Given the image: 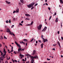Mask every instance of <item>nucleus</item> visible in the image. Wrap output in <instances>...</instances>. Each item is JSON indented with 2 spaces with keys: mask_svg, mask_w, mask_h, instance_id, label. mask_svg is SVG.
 <instances>
[{
  "mask_svg": "<svg viewBox=\"0 0 63 63\" xmlns=\"http://www.w3.org/2000/svg\"><path fill=\"white\" fill-rule=\"evenodd\" d=\"M37 58L38 59V57L36 56L33 57V56H31V59L32 60V61L34 62V58Z\"/></svg>",
  "mask_w": 63,
  "mask_h": 63,
  "instance_id": "obj_1",
  "label": "nucleus"
},
{
  "mask_svg": "<svg viewBox=\"0 0 63 63\" xmlns=\"http://www.w3.org/2000/svg\"><path fill=\"white\" fill-rule=\"evenodd\" d=\"M35 4V2H33L32 4H29L27 5V7L28 8H31L32 6H34V4Z\"/></svg>",
  "mask_w": 63,
  "mask_h": 63,
  "instance_id": "obj_2",
  "label": "nucleus"
},
{
  "mask_svg": "<svg viewBox=\"0 0 63 63\" xmlns=\"http://www.w3.org/2000/svg\"><path fill=\"white\" fill-rule=\"evenodd\" d=\"M42 24H40L39 26H38L37 28L39 30H40L42 28Z\"/></svg>",
  "mask_w": 63,
  "mask_h": 63,
  "instance_id": "obj_3",
  "label": "nucleus"
},
{
  "mask_svg": "<svg viewBox=\"0 0 63 63\" xmlns=\"http://www.w3.org/2000/svg\"><path fill=\"white\" fill-rule=\"evenodd\" d=\"M41 38L43 40V42L44 43H45L46 42H48L47 39H44V38L41 37Z\"/></svg>",
  "mask_w": 63,
  "mask_h": 63,
  "instance_id": "obj_4",
  "label": "nucleus"
},
{
  "mask_svg": "<svg viewBox=\"0 0 63 63\" xmlns=\"http://www.w3.org/2000/svg\"><path fill=\"white\" fill-rule=\"evenodd\" d=\"M47 29V27H45L44 29L42 30V31H43V32H44V31H45L46 30V29Z\"/></svg>",
  "mask_w": 63,
  "mask_h": 63,
  "instance_id": "obj_5",
  "label": "nucleus"
},
{
  "mask_svg": "<svg viewBox=\"0 0 63 63\" xmlns=\"http://www.w3.org/2000/svg\"><path fill=\"white\" fill-rule=\"evenodd\" d=\"M21 48H19L18 49V53H19V52H20V51H22V49H21Z\"/></svg>",
  "mask_w": 63,
  "mask_h": 63,
  "instance_id": "obj_6",
  "label": "nucleus"
},
{
  "mask_svg": "<svg viewBox=\"0 0 63 63\" xmlns=\"http://www.w3.org/2000/svg\"><path fill=\"white\" fill-rule=\"evenodd\" d=\"M6 3H7V4H10V3H11V2H8V1H5Z\"/></svg>",
  "mask_w": 63,
  "mask_h": 63,
  "instance_id": "obj_7",
  "label": "nucleus"
},
{
  "mask_svg": "<svg viewBox=\"0 0 63 63\" xmlns=\"http://www.w3.org/2000/svg\"><path fill=\"white\" fill-rule=\"evenodd\" d=\"M36 53V51L35 50H34L33 51V53L32 54V55H34L35 54V53Z\"/></svg>",
  "mask_w": 63,
  "mask_h": 63,
  "instance_id": "obj_8",
  "label": "nucleus"
},
{
  "mask_svg": "<svg viewBox=\"0 0 63 63\" xmlns=\"http://www.w3.org/2000/svg\"><path fill=\"white\" fill-rule=\"evenodd\" d=\"M7 32L8 33H9V32H10V29H7Z\"/></svg>",
  "mask_w": 63,
  "mask_h": 63,
  "instance_id": "obj_9",
  "label": "nucleus"
},
{
  "mask_svg": "<svg viewBox=\"0 0 63 63\" xmlns=\"http://www.w3.org/2000/svg\"><path fill=\"white\" fill-rule=\"evenodd\" d=\"M25 15L26 16H30V15L27 14H26Z\"/></svg>",
  "mask_w": 63,
  "mask_h": 63,
  "instance_id": "obj_10",
  "label": "nucleus"
},
{
  "mask_svg": "<svg viewBox=\"0 0 63 63\" xmlns=\"http://www.w3.org/2000/svg\"><path fill=\"white\" fill-rule=\"evenodd\" d=\"M16 13H18V12H19V9L18 8L17 9H16Z\"/></svg>",
  "mask_w": 63,
  "mask_h": 63,
  "instance_id": "obj_11",
  "label": "nucleus"
},
{
  "mask_svg": "<svg viewBox=\"0 0 63 63\" xmlns=\"http://www.w3.org/2000/svg\"><path fill=\"white\" fill-rule=\"evenodd\" d=\"M43 45H44V44L43 43H42L41 45V47L42 48H43Z\"/></svg>",
  "mask_w": 63,
  "mask_h": 63,
  "instance_id": "obj_12",
  "label": "nucleus"
},
{
  "mask_svg": "<svg viewBox=\"0 0 63 63\" xmlns=\"http://www.w3.org/2000/svg\"><path fill=\"white\" fill-rule=\"evenodd\" d=\"M33 21H32L31 22V24H28L27 25V26H28V25H32V24H33Z\"/></svg>",
  "mask_w": 63,
  "mask_h": 63,
  "instance_id": "obj_13",
  "label": "nucleus"
},
{
  "mask_svg": "<svg viewBox=\"0 0 63 63\" xmlns=\"http://www.w3.org/2000/svg\"><path fill=\"white\" fill-rule=\"evenodd\" d=\"M3 52L4 53V54H6V52L5 50V49H4V50L3 51Z\"/></svg>",
  "mask_w": 63,
  "mask_h": 63,
  "instance_id": "obj_14",
  "label": "nucleus"
},
{
  "mask_svg": "<svg viewBox=\"0 0 63 63\" xmlns=\"http://www.w3.org/2000/svg\"><path fill=\"white\" fill-rule=\"evenodd\" d=\"M58 18H56V19L55 20V21L56 22H58Z\"/></svg>",
  "mask_w": 63,
  "mask_h": 63,
  "instance_id": "obj_15",
  "label": "nucleus"
},
{
  "mask_svg": "<svg viewBox=\"0 0 63 63\" xmlns=\"http://www.w3.org/2000/svg\"><path fill=\"white\" fill-rule=\"evenodd\" d=\"M58 45H59V46L60 47V43H59V41L58 42H57Z\"/></svg>",
  "mask_w": 63,
  "mask_h": 63,
  "instance_id": "obj_16",
  "label": "nucleus"
},
{
  "mask_svg": "<svg viewBox=\"0 0 63 63\" xmlns=\"http://www.w3.org/2000/svg\"><path fill=\"white\" fill-rule=\"evenodd\" d=\"M20 56H21V57H23V55H21V53H20V54L19 55Z\"/></svg>",
  "mask_w": 63,
  "mask_h": 63,
  "instance_id": "obj_17",
  "label": "nucleus"
},
{
  "mask_svg": "<svg viewBox=\"0 0 63 63\" xmlns=\"http://www.w3.org/2000/svg\"><path fill=\"white\" fill-rule=\"evenodd\" d=\"M20 1L22 3H24V1H23V0H20Z\"/></svg>",
  "mask_w": 63,
  "mask_h": 63,
  "instance_id": "obj_18",
  "label": "nucleus"
},
{
  "mask_svg": "<svg viewBox=\"0 0 63 63\" xmlns=\"http://www.w3.org/2000/svg\"><path fill=\"white\" fill-rule=\"evenodd\" d=\"M23 41H25V42H26L27 41V40L26 39H23Z\"/></svg>",
  "mask_w": 63,
  "mask_h": 63,
  "instance_id": "obj_19",
  "label": "nucleus"
},
{
  "mask_svg": "<svg viewBox=\"0 0 63 63\" xmlns=\"http://www.w3.org/2000/svg\"><path fill=\"white\" fill-rule=\"evenodd\" d=\"M60 2L61 3H62V4L63 3V1L62 0H60Z\"/></svg>",
  "mask_w": 63,
  "mask_h": 63,
  "instance_id": "obj_20",
  "label": "nucleus"
},
{
  "mask_svg": "<svg viewBox=\"0 0 63 63\" xmlns=\"http://www.w3.org/2000/svg\"><path fill=\"white\" fill-rule=\"evenodd\" d=\"M15 43L16 44V45L17 46L19 44L17 42H16V41L15 42Z\"/></svg>",
  "mask_w": 63,
  "mask_h": 63,
  "instance_id": "obj_21",
  "label": "nucleus"
},
{
  "mask_svg": "<svg viewBox=\"0 0 63 63\" xmlns=\"http://www.w3.org/2000/svg\"><path fill=\"white\" fill-rule=\"evenodd\" d=\"M17 46H18L19 47H21V46H20V45L19 44L17 45Z\"/></svg>",
  "mask_w": 63,
  "mask_h": 63,
  "instance_id": "obj_22",
  "label": "nucleus"
},
{
  "mask_svg": "<svg viewBox=\"0 0 63 63\" xmlns=\"http://www.w3.org/2000/svg\"><path fill=\"white\" fill-rule=\"evenodd\" d=\"M22 44H23V45H25V43L23 42V41L22 42Z\"/></svg>",
  "mask_w": 63,
  "mask_h": 63,
  "instance_id": "obj_23",
  "label": "nucleus"
},
{
  "mask_svg": "<svg viewBox=\"0 0 63 63\" xmlns=\"http://www.w3.org/2000/svg\"><path fill=\"white\" fill-rule=\"evenodd\" d=\"M25 20H30V19L29 18H26Z\"/></svg>",
  "mask_w": 63,
  "mask_h": 63,
  "instance_id": "obj_24",
  "label": "nucleus"
},
{
  "mask_svg": "<svg viewBox=\"0 0 63 63\" xmlns=\"http://www.w3.org/2000/svg\"><path fill=\"white\" fill-rule=\"evenodd\" d=\"M34 8V7L32 6L31 8V10H33Z\"/></svg>",
  "mask_w": 63,
  "mask_h": 63,
  "instance_id": "obj_25",
  "label": "nucleus"
},
{
  "mask_svg": "<svg viewBox=\"0 0 63 63\" xmlns=\"http://www.w3.org/2000/svg\"><path fill=\"white\" fill-rule=\"evenodd\" d=\"M0 60H2V61H3V60L4 59L3 58H0Z\"/></svg>",
  "mask_w": 63,
  "mask_h": 63,
  "instance_id": "obj_26",
  "label": "nucleus"
},
{
  "mask_svg": "<svg viewBox=\"0 0 63 63\" xmlns=\"http://www.w3.org/2000/svg\"><path fill=\"white\" fill-rule=\"evenodd\" d=\"M56 13L55 12L54 14L53 15V16H56Z\"/></svg>",
  "mask_w": 63,
  "mask_h": 63,
  "instance_id": "obj_27",
  "label": "nucleus"
},
{
  "mask_svg": "<svg viewBox=\"0 0 63 63\" xmlns=\"http://www.w3.org/2000/svg\"><path fill=\"white\" fill-rule=\"evenodd\" d=\"M34 40V38H33L32 40H31L30 41V42H32L33 41V40Z\"/></svg>",
  "mask_w": 63,
  "mask_h": 63,
  "instance_id": "obj_28",
  "label": "nucleus"
},
{
  "mask_svg": "<svg viewBox=\"0 0 63 63\" xmlns=\"http://www.w3.org/2000/svg\"><path fill=\"white\" fill-rule=\"evenodd\" d=\"M56 44H53V46H54V47H55V46H56Z\"/></svg>",
  "mask_w": 63,
  "mask_h": 63,
  "instance_id": "obj_29",
  "label": "nucleus"
},
{
  "mask_svg": "<svg viewBox=\"0 0 63 63\" xmlns=\"http://www.w3.org/2000/svg\"><path fill=\"white\" fill-rule=\"evenodd\" d=\"M8 20H7L6 21V23H8Z\"/></svg>",
  "mask_w": 63,
  "mask_h": 63,
  "instance_id": "obj_30",
  "label": "nucleus"
},
{
  "mask_svg": "<svg viewBox=\"0 0 63 63\" xmlns=\"http://www.w3.org/2000/svg\"><path fill=\"white\" fill-rule=\"evenodd\" d=\"M37 5H38V3H36L35 5H34V7H35V6H37Z\"/></svg>",
  "mask_w": 63,
  "mask_h": 63,
  "instance_id": "obj_31",
  "label": "nucleus"
},
{
  "mask_svg": "<svg viewBox=\"0 0 63 63\" xmlns=\"http://www.w3.org/2000/svg\"><path fill=\"white\" fill-rule=\"evenodd\" d=\"M12 60L13 61V63H15V61L13 60V59H12Z\"/></svg>",
  "mask_w": 63,
  "mask_h": 63,
  "instance_id": "obj_32",
  "label": "nucleus"
},
{
  "mask_svg": "<svg viewBox=\"0 0 63 63\" xmlns=\"http://www.w3.org/2000/svg\"><path fill=\"white\" fill-rule=\"evenodd\" d=\"M10 33L9 34H11V35H12V32H11V31L9 32Z\"/></svg>",
  "mask_w": 63,
  "mask_h": 63,
  "instance_id": "obj_33",
  "label": "nucleus"
},
{
  "mask_svg": "<svg viewBox=\"0 0 63 63\" xmlns=\"http://www.w3.org/2000/svg\"><path fill=\"white\" fill-rule=\"evenodd\" d=\"M19 25H21V26H22V24H21V23H19Z\"/></svg>",
  "mask_w": 63,
  "mask_h": 63,
  "instance_id": "obj_34",
  "label": "nucleus"
},
{
  "mask_svg": "<svg viewBox=\"0 0 63 63\" xmlns=\"http://www.w3.org/2000/svg\"><path fill=\"white\" fill-rule=\"evenodd\" d=\"M15 13H16V11H14L13 12V14H15Z\"/></svg>",
  "mask_w": 63,
  "mask_h": 63,
  "instance_id": "obj_35",
  "label": "nucleus"
},
{
  "mask_svg": "<svg viewBox=\"0 0 63 63\" xmlns=\"http://www.w3.org/2000/svg\"><path fill=\"white\" fill-rule=\"evenodd\" d=\"M51 17H52L51 16H50V17L49 20H50V19H51Z\"/></svg>",
  "mask_w": 63,
  "mask_h": 63,
  "instance_id": "obj_36",
  "label": "nucleus"
},
{
  "mask_svg": "<svg viewBox=\"0 0 63 63\" xmlns=\"http://www.w3.org/2000/svg\"><path fill=\"white\" fill-rule=\"evenodd\" d=\"M39 41L40 43H42V42H41V40H39Z\"/></svg>",
  "mask_w": 63,
  "mask_h": 63,
  "instance_id": "obj_37",
  "label": "nucleus"
},
{
  "mask_svg": "<svg viewBox=\"0 0 63 63\" xmlns=\"http://www.w3.org/2000/svg\"><path fill=\"white\" fill-rule=\"evenodd\" d=\"M1 57L2 58H5V57L4 56H2Z\"/></svg>",
  "mask_w": 63,
  "mask_h": 63,
  "instance_id": "obj_38",
  "label": "nucleus"
},
{
  "mask_svg": "<svg viewBox=\"0 0 63 63\" xmlns=\"http://www.w3.org/2000/svg\"><path fill=\"white\" fill-rule=\"evenodd\" d=\"M6 54H3V56H5V55H6Z\"/></svg>",
  "mask_w": 63,
  "mask_h": 63,
  "instance_id": "obj_39",
  "label": "nucleus"
},
{
  "mask_svg": "<svg viewBox=\"0 0 63 63\" xmlns=\"http://www.w3.org/2000/svg\"><path fill=\"white\" fill-rule=\"evenodd\" d=\"M47 60H48L49 61V60H50V59H48V58H47Z\"/></svg>",
  "mask_w": 63,
  "mask_h": 63,
  "instance_id": "obj_40",
  "label": "nucleus"
},
{
  "mask_svg": "<svg viewBox=\"0 0 63 63\" xmlns=\"http://www.w3.org/2000/svg\"><path fill=\"white\" fill-rule=\"evenodd\" d=\"M14 53H15V54H16V52L15 51H14Z\"/></svg>",
  "mask_w": 63,
  "mask_h": 63,
  "instance_id": "obj_41",
  "label": "nucleus"
},
{
  "mask_svg": "<svg viewBox=\"0 0 63 63\" xmlns=\"http://www.w3.org/2000/svg\"><path fill=\"white\" fill-rule=\"evenodd\" d=\"M4 39H7V38L5 36H4Z\"/></svg>",
  "mask_w": 63,
  "mask_h": 63,
  "instance_id": "obj_42",
  "label": "nucleus"
},
{
  "mask_svg": "<svg viewBox=\"0 0 63 63\" xmlns=\"http://www.w3.org/2000/svg\"><path fill=\"white\" fill-rule=\"evenodd\" d=\"M9 23H11V19L9 20Z\"/></svg>",
  "mask_w": 63,
  "mask_h": 63,
  "instance_id": "obj_43",
  "label": "nucleus"
},
{
  "mask_svg": "<svg viewBox=\"0 0 63 63\" xmlns=\"http://www.w3.org/2000/svg\"><path fill=\"white\" fill-rule=\"evenodd\" d=\"M48 9L49 11H50V7H48Z\"/></svg>",
  "mask_w": 63,
  "mask_h": 63,
  "instance_id": "obj_44",
  "label": "nucleus"
},
{
  "mask_svg": "<svg viewBox=\"0 0 63 63\" xmlns=\"http://www.w3.org/2000/svg\"><path fill=\"white\" fill-rule=\"evenodd\" d=\"M12 35H13L14 36H15V34L13 33V32H12Z\"/></svg>",
  "mask_w": 63,
  "mask_h": 63,
  "instance_id": "obj_45",
  "label": "nucleus"
},
{
  "mask_svg": "<svg viewBox=\"0 0 63 63\" xmlns=\"http://www.w3.org/2000/svg\"><path fill=\"white\" fill-rule=\"evenodd\" d=\"M13 51H14V50H13V49H12L11 50V52H13Z\"/></svg>",
  "mask_w": 63,
  "mask_h": 63,
  "instance_id": "obj_46",
  "label": "nucleus"
},
{
  "mask_svg": "<svg viewBox=\"0 0 63 63\" xmlns=\"http://www.w3.org/2000/svg\"><path fill=\"white\" fill-rule=\"evenodd\" d=\"M61 38L62 40H63V37H62Z\"/></svg>",
  "mask_w": 63,
  "mask_h": 63,
  "instance_id": "obj_47",
  "label": "nucleus"
},
{
  "mask_svg": "<svg viewBox=\"0 0 63 63\" xmlns=\"http://www.w3.org/2000/svg\"><path fill=\"white\" fill-rule=\"evenodd\" d=\"M22 61H24H24H25V60H24V59H23L22 60Z\"/></svg>",
  "mask_w": 63,
  "mask_h": 63,
  "instance_id": "obj_48",
  "label": "nucleus"
},
{
  "mask_svg": "<svg viewBox=\"0 0 63 63\" xmlns=\"http://www.w3.org/2000/svg\"><path fill=\"white\" fill-rule=\"evenodd\" d=\"M23 21H22L21 22V23H23Z\"/></svg>",
  "mask_w": 63,
  "mask_h": 63,
  "instance_id": "obj_49",
  "label": "nucleus"
},
{
  "mask_svg": "<svg viewBox=\"0 0 63 63\" xmlns=\"http://www.w3.org/2000/svg\"><path fill=\"white\" fill-rule=\"evenodd\" d=\"M14 27V25H13L12 26V27H11V28H13V27Z\"/></svg>",
  "mask_w": 63,
  "mask_h": 63,
  "instance_id": "obj_50",
  "label": "nucleus"
},
{
  "mask_svg": "<svg viewBox=\"0 0 63 63\" xmlns=\"http://www.w3.org/2000/svg\"><path fill=\"white\" fill-rule=\"evenodd\" d=\"M11 59V58H10V57H9V58L7 59H8V60H9V59Z\"/></svg>",
  "mask_w": 63,
  "mask_h": 63,
  "instance_id": "obj_51",
  "label": "nucleus"
},
{
  "mask_svg": "<svg viewBox=\"0 0 63 63\" xmlns=\"http://www.w3.org/2000/svg\"><path fill=\"white\" fill-rule=\"evenodd\" d=\"M45 5H47V6L48 5V4H47V3H45Z\"/></svg>",
  "mask_w": 63,
  "mask_h": 63,
  "instance_id": "obj_52",
  "label": "nucleus"
},
{
  "mask_svg": "<svg viewBox=\"0 0 63 63\" xmlns=\"http://www.w3.org/2000/svg\"><path fill=\"white\" fill-rule=\"evenodd\" d=\"M57 33L58 34H59V31H58Z\"/></svg>",
  "mask_w": 63,
  "mask_h": 63,
  "instance_id": "obj_53",
  "label": "nucleus"
},
{
  "mask_svg": "<svg viewBox=\"0 0 63 63\" xmlns=\"http://www.w3.org/2000/svg\"><path fill=\"white\" fill-rule=\"evenodd\" d=\"M36 44H37L38 43V41H36Z\"/></svg>",
  "mask_w": 63,
  "mask_h": 63,
  "instance_id": "obj_54",
  "label": "nucleus"
},
{
  "mask_svg": "<svg viewBox=\"0 0 63 63\" xmlns=\"http://www.w3.org/2000/svg\"><path fill=\"white\" fill-rule=\"evenodd\" d=\"M19 6H21V4H20V3H19Z\"/></svg>",
  "mask_w": 63,
  "mask_h": 63,
  "instance_id": "obj_55",
  "label": "nucleus"
},
{
  "mask_svg": "<svg viewBox=\"0 0 63 63\" xmlns=\"http://www.w3.org/2000/svg\"><path fill=\"white\" fill-rule=\"evenodd\" d=\"M1 38H0V39H2V38H3V37H2V36H1Z\"/></svg>",
  "mask_w": 63,
  "mask_h": 63,
  "instance_id": "obj_56",
  "label": "nucleus"
},
{
  "mask_svg": "<svg viewBox=\"0 0 63 63\" xmlns=\"http://www.w3.org/2000/svg\"><path fill=\"white\" fill-rule=\"evenodd\" d=\"M1 53V55H3V53L2 52V53Z\"/></svg>",
  "mask_w": 63,
  "mask_h": 63,
  "instance_id": "obj_57",
  "label": "nucleus"
},
{
  "mask_svg": "<svg viewBox=\"0 0 63 63\" xmlns=\"http://www.w3.org/2000/svg\"><path fill=\"white\" fill-rule=\"evenodd\" d=\"M13 49V46H12L11 49Z\"/></svg>",
  "mask_w": 63,
  "mask_h": 63,
  "instance_id": "obj_58",
  "label": "nucleus"
},
{
  "mask_svg": "<svg viewBox=\"0 0 63 63\" xmlns=\"http://www.w3.org/2000/svg\"><path fill=\"white\" fill-rule=\"evenodd\" d=\"M61 57L62 58V57H63V56H62V55H61Z\"/></svg>",
  "mask_w": 63,
  "mask_h": 63,
  "instance_id": "obj_59",
  "label": "nucleus"
},
{
  "mask_svg": "<svg viewBox=\"0 0 63 63\" xmlns=\"http://www.w3.org/2000/svg\"><path fill=\"white\" fill-rule=\"evenodd\" d=\"M15 62H16V63L17 62V61H16V60H15Z\"/></svg>",
  "mask_w": 63,
  "mask_h": 63,
  "instance_id": "obj_60",
  "label": "nucleus"
},
{
  "mask_svg": "<svg viewBox=\"0 0 63 63\" xmlns=\"http://www.w3.org/2000/svg\"><path fill=\"white\" fill-rule=\"evenodd\" d=\"M5 47H6V48H8V47H7V46H5Z\"/></svg>",
  "mask_w": 63,
  "mask_h": 63,
  "instance_id": "obj_61",
  "label": "nucleus"
},
{
  "mask_svg": "<svg viewBox=\"0 0 63 63\" xmlns=\"http://www.w3.org/2000/svg\"><path fill=\"white\" fill-rule=\"evenodd\" d=\"M52 50H55V49H54V48H53V49H52Z\"/></svg>",
  "mask_w": 63,
  "mask_h": 63,
  "instance_id": "obj_62",
  "label": "nucleus"
},
{
  "mask_svg": "<svg viewBox=\"0 0 63 63\" xmlns=\"http://www.w3.org/2000/svg\"><path fill=\"white\" fill-rule=\"evenodd\" d=\"M5 63H8V62L7 61H6L5 62Z\"/></svg>",
  "mask_w": 63,
  "mask_h": 63,
  "instance_id": "obj_63",
  "label": "nucleus"
},
{
  "mask_svg": "<svg viewBox=\"0 0 63 63\" xmlns=\"http://www.w3.org/2000/svg\"><path fill=\"white\" fill-rule=\"evenodd\" d=\"M25 61H26V58H25Z\"/></svg>",
  "mask_w": 63,
  "mask_h": 63,
  "instance_id": "obj_64",
  "label": "nucleus"
}]
</instances>
